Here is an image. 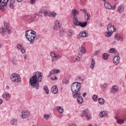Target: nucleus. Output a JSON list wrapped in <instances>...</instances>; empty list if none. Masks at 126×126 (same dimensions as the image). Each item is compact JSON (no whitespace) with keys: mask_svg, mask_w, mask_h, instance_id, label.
Instances as JSON below:
<instances>
[{"mask_svg":"<svg viewBox=\"0 0 126 126\" xmlns=\"http://www.w3.org/2000/svg\"><path fill=\"white\" fill-rule=\"evenodd\" d=\"M82 11H83V13H85V14L88 13H86V12H87V10L86 9H83Z\"/></svg>","mask_w":126,"mask_h":126,"instance_id":"obj_55","label":"nucleus"},{"mask_svg":"<svg viewBox=\"0 0 126 126\" xmlns=\"http://www.w3.org/2000/svg\"><path fill=\"white\" fill-rule=\"evenodd\" d=\"M86 37H88V33L85 31L81 32L79 34L77 35L78 39H80L81 38H84Z\"/></svg>","mask_w":126,"mask_h":126,"instance_id":"obj_10","label":"nucleus"},{"mask_svg":"<svg viewBox=\"0 0 126 126\" xmlns=\"http://www.w3.org/2000/svg\"><path fill=\"white\" fill-rule=\"evenodd\" d=\"M21 52L22 54H25V53L26 52L25 49H24V48H21Z\"/></svg>","mask_w":126,"mask_h":126,"instance_id":"obj_48","label":"nucleus"},{"mask_svg":"<svg viewBox=\"0 0 126 126\" xmlns=\"http://www.w3.org/2000/svg\"><path fill=\"white\" fill-rule=\"evenodd\" d=\"M71 89L72 93H78L81 89V84L78 82L73 83L71 86Z\"/></svg>","mask_w":126,"mask_h":126,"instance_id":"obj_3","label":"nucleus"},{"mask_svg":"<svg viewBox=\"0 0 126 126\" xmlns=\"http://www.w3.org/2000/svg\"><path fill=\"white\" fill-rule=\"evenodd\" d=\"M10 124L12 126H17V119H13L10 121Z\"/></svg>","mask_w":126,"mask_h":126,"instance_id":"obj_24","label":"nucleus"},{"mask_svg":"<svg viewBox=\"0 0 126 126\" xmlns=\"http://www.w3.org/2000/svg\"><path fill=\"white\" fill-rule=\"evenodd\" d=\"M125 10V6L123 5H120L119 6L117 9V12L119 13H122Z\"/></svg>","mask_w":126,"mask_h":126,"instance_id":"obj_18","label":"nucleus"},{"mask_svg":"<svg viewBox=\"0 0 126 126\" xmlns=\"http://www.w3.org/2000/svg\"><path fill=\"white\" fill-rule=\"evenodd\" d=\"M92 98L94 101H96L97 99H98V96L96 94H94Z\"/></svg>","mask_w":126,"mask_h":126,"instance_id":"obj_40","label":"nucleus"},{"mask_svg":"<svg viewBox=\"0 0 126 126\" xmlns=\"http://www.w3.org/2000/svg\"><path fill=\"white\" fill-rule=\"evenodd\" d=\"M21 114V118L22 119H27V118H29L30 116V112L27 110L22 111Z\"/></svg>","mask_w":126,"mask_h":126,"instance_id":"obj_7","label":"nucleus"},{"mask_svg":"<svg viewBox=\"0 0 126 126\" xmlns=\"http://www.w3.org/2000/svg\"><path fill=\"white\" fill-rule=\"evenodd\" d=\"M9 7L10 8H12V9H13V8L15 7V1L12 0L10 1V3L9 4Z\"/></svg>","mask_w":126,"mask_h":126,"instance_id":"obj_25","label":"nucleus"},{"mask_svg":"<svg viewBox=\"0 0 126 126\" xmlns=\"http://www.w3.org/2000/svg\"><path fill=\"white\" fill-rule=\"evenodd\" d=\"M84 114L85 116L86 117L87 120L88 121H89V120L91 119V117L90 116V114H89V111L88 110H85L84 111Z\"/></svg>","mask_w":126,"mask_h":126,"instance_id":"obj_19","label":"nucleus"},{"mask_svg":"<svg viewBox=\"0 0 126 126\" xmlns=\"http://www.w3.org/2000/svg\"><path fill=\"white\" fill-rule=\"evenodd\" d=\"M17 48L19 49H21V48H22V45L21 44H18Z\"/></svg>","mask_w":126,"mask_h":126,"instance_id":"obj_52","label":"nucleus"},{"mask_svg":"<svg viewBox=\"0 0 126 126\" xmlns=\"http://www.w3.org/2000/svg\"><path fill=\"white\" fill-rule=\"evenodd\" d=\"M60 21L59 20H57L55 22V25L54 26V29L55 30H58V29H60Z\"/></svg>","mask_w":126,"mask_h":126,"instance_id":"obj_16","label":"nucleus"},{"mask_svg":"<svg viewBox=\"0 0 126 126\" xmlns=\"http://www.w3.org/2000/svg\"><path fill=\"white\" fill-rule=\"evenodd\" d=\"M87 22H84L83 23L78 21V19H76V18H74V20H73V23H74L75 26H80L81 27H86L87 26Z\"/></svg>","mask_w":126,"mask_h":126,"instance_id":"obj_6","label":"nucleus"},{"mask_svg":"<svg viewBox=\"0 0 126 126\" xmlns=\"http://www.w3.org/2000/svg\"><path fill=\"white\" fill-rule=\"evenodd\" d=\"M61 58H62V56H60V55H55L56 60H59V59H61Z\"/></svg>","mask_w":126,"mask_h":126,"instance_id":"obj_47","label":"nucleus"},{"mask_svg":"<svg viewBox=\"0 0 126 126\" xmlns=\"http://www.w3.org/2000/svg\"><path fill=\"white\" fill-rule=\"evenodd\" d=\"M85 18L86 20H90V18H91V16L89 14V13H85Z\"/></svg>","mask_w":126,"mask_h":126,"instance_id":"obj_31","label":"nucleus"},{"mask_svg":"<svg viewBox=\"0 0 126 126\" xmlns=\"http://www.w3.org/2000/svg\"><path fill=\"white\" fill-rule=\"evenodd\" d=\"M115 38L118 41H123L124 40V38H123V36L120 35L119 34H115Z\"/></svg>","mask_w":126,"mask_h":126,"instance_id":"obj_21","label":"nucleus"},{"mask_svg":"<svg viewBox=\"0 0 126 126\" xmlns=\"http://www.w3.org/2000/svg\"><path fill=\"white\" fill-rule=\"evenodd\" d=\"M50 56H51V57H52V58H55L56 54H55V53H54V52H51L50 53Z\"/></svg>","mask_w":126,"mask_h":126,"instance_id":"obj_46","label":"nucleus"},{"mask_svg":"<svg viewBox=\"0 0 126 126\" xmlns=\"http://www.w3.org/2000/svg\"><path fill=\"white\" fill-rule=\"evenodd\" d=\"M62 82H63V84H68L69 82L66 79H64L63 80Z\"/></svg>","mask_w":126,"mask_h":126,"instance_id":"obj_42","label":"nucleus"},{"mask_svg":"<svg viewBox=\"0 0 126 126\" xmlns=\"http://www.w3.org/2000/svg\"><path fill=\"white\" fill-rule=\"evenodd\" d=\"M30 3L31 4H34V3H35V0H31L30 1Z\"/></svg>","mask_w":126,"mask_h":126,"instance_id":"obj_53","label":"nucleus"},{"mask_svg":"<svg viewBox=\"0 0 126 126\" xmlns=\"http://www.w3.org/2000/svg\"><path fill=\"white\" fill-rule=\"evenodd\" d=\"M126 116H124L122 117V118H119L118 120L117 121V124L118 125H124L125 124V122H126Z\"/></svg>","mask_w":126,"mask_h":126,"instance_id":"obj_14","label":"nucleus"},{"mask_svg":"<svg viewBox=\"0 0 126 126\" xmlns=\"http://www.w3.org/2000/svg\"><path fill=\"white\" fill-rule=\"evenodd\" d=\"M115 120H119V119H120V118L119 117H118V116H115Z\"/></svg>","mask_w":126,"mask_h":126,"instance_id":"obj_57","label":"nucleus"},{"mask_svg":"<svg viewBox=\"0 0 126 126\" xmlns=\"http://www.w3.org/2000/svg\"><path fill=\"white\" fill-rule=\"evenodd\" d=\"M2 103V100L0 98V105Z\"/></svg>","mask_w":126,"mask_h":126,"instance_id":"obj_58","label":"nucleus"},{"mask_svg":"<svg viewBox=\"0 0 126 126\" xmlns=\"http://www.w3.org/2000/svg\"><path fill=\"white\" fill-rule=\"evenodd\" d=\"M57 110L58 111V112L61 113H63V108L62 107H61V106L57 107Z\"/></svg>","mask_w":126,"mask_h":126,"instance_id":"obj_36","label":"nucleus"},{"mask_svg":"<svg viewBox=\"0 0 126 126\" xmlns=\"http://www.w3.org/2000/svg\"><path fill=\"white\" fill-rule=\"evenodd\" d=\"M113 63L116 65L119 64L120 63V56L117 55L114 58Z\"/></svg>","mask_w":126,"mask_h":126,"instance_id":"obj_17","label":"nucleus"},{"mask_svg":"<svg viewBox=\"0 0 126 126\" xmlns=\"http://www.w3.org/2000/svg\"><path fill=\"white\" fill-rule=\"evenodd\" d=\"M116 7H117V5L115 4L112 7L111 6V9H112V10H115V9H116Z\"/></svg>","mask_w":126,"mask_h":126,"instance_id":"obj_49","label":"nucleus"},{"mask_svg":"<svg viewBox=\"0 0 126 126\" xmlns=\"http://www.w3.org/2000/svg\"><path fill=\"white\" fill-rule=\"evenodd\" d=\"M79 96H80V94L78 93H75V94L73 95L74 98H77V97H79Z\"/></svg>","mask_w":126,"mask_h":126,"instance_id":"obj_39","label":"nucleus"},{"mask_svg":"<svg viewBox=\"0 0 126 126\" xmlns=\"http://www.w3.org/2000/svg\"><path fill=\"white\" fill-rule=\"evenodd\" d=\"M45 13L47 15L46 16H49V17H56L57 16V14L55 12L48 11Z\"/></svg>","mask_w":126,"mask_h":126,"instance_id":"obj_15","label":"nucleus"},{"mask_svg":"<svg viewBox=\"0 0 126 126\" xmlns=\"http://www.w3.org/2000/svg\"><path fill=\"white\" fill-rule=\"evenodd\" d=\"M59 118H62L63 117V115L62 114L59 115Z\"/></svg>","mask_w":126,"mask_h":126,"instance_id":"obj_62","label":"nucleus"},{"mask_svg":"<svg viewBox=\"0 0 126 126\" xmlns=\"http://www.w3.org/2000/svg\"><path fill=\"white\" fill-rule=\"evenodd\" d=\"M118 91L119 88L116 86H113L110 89V93L111 94H116Z\"/></svg>","mask_w":126,"mask_h":126,"instance_id":"obj_12","label":"nucleus"},{"mask_svg":"<svg viewBox=\"0 0 126 126\" xmlns=\"http://www.w3.org/2000/svg\"><path fill=\"white\" fill-rule=\"evenodd\" d=\"M83 54H86V49L84 46H81L78 49V54L79 56H82Z\"/></svg>","mask_w":126,"mask_h":126,"instance_id":"obj_8","label":"nucleus"},{"mask_svg":"<svg viewBox=\"0 0 126 126\" xmlns=\"http://www.w3.org/2000/svg\"><path fill=\"white\" fill-rule=\"evenodd\" d=\"M104 6L107 8V9H111V8H112V6L109 2H105L104 3Z\"/></svg>","mask_w":126,"mask_h":126,"instance_id":"obj_29","label":"nucleus"},{"mask_svg":"<svg viewBox=\"0 0 126 126\" xmlns=\"http://www.w3.org/2000/svg\"><path fill=\"white\" fill-rule=\"evenodd\" d=\"M7 32L8 34H11V31L9 29V24L7 23L4 22V28H2L1 33L3 36H4Z\"/></svg>","mask_w":126,"mask_h":126,"instance_id":"obj_5","label":"nucleus"},{"mask_svg":"<svg viewBox=\"0 0 126 126\" xmlns=\"http://www.w3.org/2000/svg\"><path fill=\"white\" fill-rule=\"evenodd\" d=\"M103 59L104 60H107L108 59V54H107V53H105L103 55Z\"/></svg>","mask_w":126,"mask_h":126,"instance_id":"obj_45","label":"nucleus"},{"mask_svg":"<svg viewBox=\"0 0 126 126\" xmlns=\"http://www.w3.org/2000/svg\"><path fill=\"white\" fill-rule=\"evenodd\" d=\"M113 35V32H106L105 33V35L106 37H111Z\"/></svg>","mask_w":126,"mask_h":126,"instance_id":"obj_35","label":"nucleus"},{"mask_svg":"<svg viewBox=\"0 0 126 126\" xmlns=\"http://www.w3.org/2000/svg\"><path fill=\"white\" fill-rule=\"evenodd\" d=\"M46 12H48V11L44 10V9H40L39 10V13H41V14H43L44 16H47V15L46 14Z\"/></svg>","mask_w":126,"mask_h":126,"instance_id":"obj_32","label":"nucleus"},{"mask_svg":"<svg viewBox=\"0 0 126 126\" xmlns=\"http://www.w3.org/2000/svg\"><path fill=\"white\" fill-rule=\"evenodd\" d=\"M75 59L77 62H79V61H80V58H79L78 56L76 57Z\"/></svg>","mask_w":126,"mask_h":126,"instance_id":"obj_50","label":"nucleus"},{"mask_svg":"<svg viewBox=\"0 0 126 126\" xmlns=\"http://www.w3.org/2000/svg\"><path fill=\"white\" fill-rule=\"evenodd\" d=\"M110 53H115L116 52V49L115 48H111L109 51Z\"/></svg>","mask_w":126,"mask_h":126,"instance_id":"obj_43","label":"nucleus"},{"mask_svg":"<svg viewBox=\"0 0 126 126\" xmlns=\"http://www.w3.org/2000/svg\"><path fill=\"white\" fill-rule=\"evenodd\" d=\"M51 79L52 80H57V79H58V78L55 76L54 77H54L51 78Z\"/></svg>","mask_w":126,"mask_h":126,"instance_id":"obj_54","label":"nucleus"},{"mask_svg":"<svg viewBox=\"0 0 126 126\" xmlns=\"http://www.w3.org/2000/svg\"><path fill=\"white\" fill-rule=\"evenodd\" d=\"M7 97L10 98V97H11V95H10V94L8 93H5V94H2V98H3L4 99H6Z\"/></svg>","mask_w":126,"mask_h":126,"instance_id":"obj_27","label":"nucleus"},{"mask_svg":"<svg viewBox=\"0 0 126 126\" xmlns=\"http://www.w3.org/2000/svg\"><path fill=\"white\" fill-rule=\"evenodd\" d=\"M10 80L12 82L19 83L21 81L20 76L17 73H13L10 76Z\"/></svg>","mask_w":126,"mask_h":126,"instance_id":"obj_4","label":"nucleus"},{"mask_svg":"<svg viewBox=\"0 0 126 126\" xmlns=\"http://www.w3.org/2000/svg\"><path fill=\"white\" fill-rule=\"evenodd\" d=\"M60 70L58 69H53L50 72V75H52V74H55V73H60Z\"/></svg>","mask_w":126,"mask_h":126,"instance_id":"obj_22","label":"nucleus"},{"mask_svg":"<svg viewBox=\"0 0 126 126\" xmlns=\"http://www.w3.org/2000/svg\"><path fill=\"white\" fill-rule=\"evenodd\" d=\"M72 126H76V125L75 124H72Z\"/></svg>","mask_w":126,"mask_h":126,"instance_id":"obj_64","label":"nucleus"},{"mask_svg":"<svg viewBox=\"0 0 126 126\" xmlns=\"http://www.w3.org/2000/svg\"><path fill=\"white\" fill-rule=\"evenodd\" d=\"M43 89L46 92V94H49V89L48 88V87L47 86H45L43 87Z\"/></svg>","mask_w":126,"mask_h":126,"instance_id":"obj_37","label":"nucleus"},{"mask_svg":"<svg viewBox=\"0 0 126 126\" xmlns=\"http://www.w3.org/2000/svg\"><path fill=\"white\" fill-rule=\"evenodd\" d=\"M26 19H27V20H28L29 21H32V16H28L26 17Z\"/></svg>","mask_w":126,"mask_h":126,"instance_id":"obj_38","label":"nucleus"},{"mask_svg":"<svg viewBox=\"0 0 126 126\" xmlns=\"http://www.w3.org/2000/svg\"><path fill=\"white\" fill-rule=\"evenodd\" d=\"M107 86L108 85L106 83H104L100 85L101 88H107Z\"/></svg>","mask_w":126,"mask_h":126,"instance_id":"obj_41","label":"nucleus"},{"mask_svg":"<svg viewBox=\"0 0 126 126\" xmlns=\"http://www.w3.org/2000/svg\"><path fill=\"white\" fill-rule=\"evenodd\" d=\"M42 77H43V73L40 72H36L34 75L32 76L30 78V84L32 87H34L36 89H39V83L38 82H42Z\"/></svg>","mask_w":126,"mask_h":126,"instance_id":"obj_1","label":"nucleus"},{"mask_svg":"<svg viewBox=\"0 0 126 126\" xmlns=\"http://www.w3.org/2000/svg\"><path fill=\"white\" fill-rule=\"evenodd\" d=\"M77 101L79 104H82L83 103V98L81 96H79L77 98Z\"/></svg>","mask_w":126,"mask_h":126,"instance_id":"obj_33","label":"nucleus"},{"mask_svg":"<svg viewBox=\"0 0 126 126\" xmlns=\"http://www.w3.org/2000/svg\"><path fill=\"white\" fill-rule=\"evenodd\" d=\"M44 117L45 120H48L50 118V115L49 114H45Z\"/></svg>","mask_w":126,"mask_h":126,"instance_id":"obj_44","label":"nucleus"},{"mask_svg":"<svg viewBox=\"0 0 126 126\" xmlns=\"http://www.w3.org/2000/svg\"><path fill=\"white\" fill-rule=\"evenodd\" d=\"M106 116H108V113L106 111H101L99 113L100 118H103V117H106Z\"/></svg>","mask_w":126,"mask_h":126,"instance_id":"obj_23","label":"nucleus"},{"mask_svg":"<svg viewBox=\"0 0 126 126\" xmlns=\"http://www.w3.org/2000/svg\"><path fill=\"white\" fill-rule=\"evenodd\" d=\"M51 92L53 93V94H57L59 92V90L58 89V87L57 86H54L51 88Z\"/></svg>","mask_w":126,"mask_h":126,"instance_id":"obj_20","label":"nucleus"},{"mask_svg":"<svg viewBox=\"0 0 126 126\" xmlns=\"http://www.w3.org/2000/svg\"><path fill=\"white\" fill-rule=\"evenodd\" d=\"M6 0H0V9L3 11L4 10V7L7 5V2Z\"/></svg>","mask_w":126,"mask_h":126,"instance_id":"obj_9","label":"nucleus"},{"mask_svg":"<svg viewBox=\"0 0 126 126\" xmlns=\"http://www.w3.org/2000/svg\"><path fill=\"white\" fill-rule=\"evenodd\" d=\"M26 58H27V55H24V59H26Z\"/></svg>","mask_w":126,"mask_h":126,"instance_id":"obj_60","label":"nucleus"},{"mask_svg":"<svg viewBox=\"0 0 126 126\" xmlns=\"http://www.w3.org/2000/svg\"><path fill=\"white\" fill-rule=\"evenodd\" d=\"M36 35L37 33L34 31L29 30L26 32V37L31 44H34Z\"/></svg>","mask_w":126,"mask_h":126,"instance_id":"obj_2","label":"nucleus"},{"mask_svg":"<svg viewBox=\"0 0 126 126\" xmlns=\"http://www.w3.org/2000/svg\"><path fill=\"white\" fill-rule=\"evenodd\" d=\"M95 64H96V63H95V61L94 60V59H92L91 65H90V67L91 68H92V69H94V67L95 66Z\"/></svg>","mask_w":126,"mask_h":126,"instance_id":"obj_26","label":"nucleus"},{"mask_svg":"<svg viewBox=\"0 0 126 126\" xmlns=\"http://www.w3.org/2000/svg\"><path fill=\"white\" fill-rule=\"evenodd\" d=\"M86 95H87V94H86V93H84L83 94V97H85L86 96Z\"/></svg>","mask_w":126,"mask_h":126,"instance_id":"obj_56","label":"nucleus"},{"mask_svg":"<svg viewBox=\"0 0 126 126\" xmlns=\"http://www.w3.org/2000/svg\"><path fill=\"white\" fill-rule=\"evenodd\" d=\"M66 34L69 37H71L73 35V31L69 30L66 32Z\"/></svg>","mask_w":126,"mask_h":126,"instance_id":"obj_28","label":"nucleus"},{"mask_svg":"<svg viewBox=\"0 0 126 126\" xmlns=\"http://www.w3.org/2000/svg\"><path fill=\"white\" fill-rule=\"evenodd\" d=\"M54 61H55V60H54V59L52 58V59H51V62H54Z\"/></svg>","mask_w":126,"mask_h":126,"instance_id":"obj_63","label":"nucleus"},{"mask_svg":"<svg viewBox=\"0 0 126 126\" xmlns=\"http://www.w3.org/2000/svg\"><path fill=\"white\" fill-rule=\"evenodd\" d=\"M13 63H14L16 64V63H17V61L14 60V61H13Z\"/></svg>","mask_w":126,"mask_h":126,"instance_id":"obj_59","label":"nucleus"},{"mask_svg":"<svg viewBox=\"0 0 126 126\" xmlns=\"http://www.w3.org/2000/svg\"><path fill=\"white\" fill-rule=\"evenodd\" d=\"M98 102L100 105H104L105 104V99L103 98H99L98 99Z\"/></svg>","mask_w":126,"mask_h":126,"instance_id":"obj_30","label":"nucleus"},{"mask_svg":"<svg viewBox=\"0 0 126 126\" xmlns=\"http://www.w3.org/2000/svg\"><path fill=\"white\" fill-rule=\"evenodd\" d=\"M81 76H77L76 77V80H81Z\"/></svg>","mask_w":126,"mask_h":126,"instance_id":"obj_51","label":"nucleus"},{"mask_svg":"<svg viewBox=\"0 0 126 126\" xmlns=\"http://www.w3.org/2000/svg\"><path fill=\"white\" fill-rule=\"evenodd\" d=\"M2 44L0 43V48H2Z\"/></svg>","mask_w":126,"mask_h":126,"instance_id":"obj_61","label":"nucleus"},{"mask_svg":"<svg viewBox=\"0 0 126 126\" xmlns=\"http://www.w3.org/2000/svg\"><path fill=\"white\" fill-rule=\"evenodd\" d=\"M32 17V21H37V20H38V19L37 18V14H34Z\"/></svg>","mask_w":126,"mask_h":126,"instance_id":"obj_34","label":"nucleus"},{"mask_svg":"<svg viewBox=\"0 0 126 126\" xmlns=\"http://www.w3.org/2000/svg\"><path fill=\"white\" fill-rule=\"evenodd\" d=\"M116 29H115V27L114 26H112L111 24H109L107 26V31L108 32H111V33H114L115 31H116Z\"/></svg>","mask_w":126,"mask_h":126,"instance_id":"obj_13","label":"nucleus"},{"mask_svg":"<svg viewBox=\"0 0 126 126\" xmlns=\"http://www.w3.org/2000/svg\"><path fill=\"white\" fill-rule=\"evenodd\" d=\"M78 13L79 12L78 10H76V9H72L71 15L73 16V20H74L75 18H76V19H78L77 18V16H76L78 14Z\"/></svg>","mask_w":126,"mask_h":126,"instance_id":"obj_11","label":"nucleus"}]
</instances>
